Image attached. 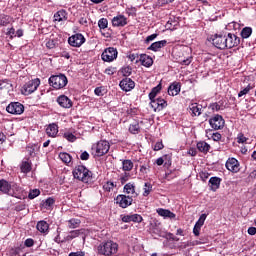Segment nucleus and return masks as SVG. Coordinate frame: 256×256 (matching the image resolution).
<instances>
[{
	"label": "nucleus",
	"instance_id": "de8ad7c7",
	"mask_svg": "<svg viewBox=\"0 0 256 256\" xmlns=\"http://www.w3.org/2000/svg\"><path fill=\"white\" fill-rule=\"evenodd\" d=\"M64 139H66L67 141H69L70 143H75V141H77V136H75L73 133L71 132H66L63 134Z\"/></svg>",
	"mask_w": 256,
	"mask_h": 256
},
{
	"label": "nucleus",
	"instance_id": "3c124183",
	"mask_svg": "<svg viewBox=\"0 0 256 256\" xmlns=\"http://www.w3.org/2000/svg\"><path fill=\"white\" fill-rule=\"evenodd\" d=\"M41 195V190L39 189H32L28 194V199H35Z\"/></svg>",
	"mask_w": 256,
	"mask_h": 256
},
{
	"label": "nucleus",
	"instance_id": "b1692460",
	"mask_svg": "<svg viewBox=\"0 0 256 256\" xmlns=\"http://www.w3.org/2000/svg\"><path fill=\"white\" fill-rule=\"evenodd\" d=\"M59 133V126L56 123L49 124L46 128V134L48 137H57Z\"/></svg>",
	"mask_w": 256,
	"mask_h": 256
},
{
	"label": "nucleus",
	"instance_id": "864d4df0",
	"mask_svg": "<svg viewBox=\"0 0 256 256\" xmlns=\"http://www.w3.org/2000/svg\"><path fill=\"white\" fill-rule=\"evenodd\" d=\"M114 188L115 184L111 181H108L103 185L104 191H107L108 193H110V191H113Z\"/></svg>",
	"mask_w": 256,
	"mask_h": 256
},
{
	"label": "nucleus",
	"instance_id": "0e129e2a",
	"mask_svg": "<svg viewBox=\"0 0 256 256\" xmlns=\"http://www.w3.org/2000/svg\"><path fill=\"white\" fill-rule=\"evenodd\" d=\"M164 147H165V145H163V141L156 142L154 147H153V150L154 151H161V149H163Z\"/></svg>",
	"mask_w": 256,
	"mask_h": 256
},
{
	"label": "nucleus",
	"instance_id": "4be33fe9",
	"mask_svg": "<svg viewBox=\"0 0 256 256\" xmlns=\"http://www.w3.org/2000/svg\"><path fill=\"white\" fill-rule=\"evenodd\" d=\"M141 63L143 67H151L153 65V58L147 54H141L139 60H136V63Z\"/></svg>",
	"mask_w": 256,
	"mask_h": 256
},
{
	"label": "nucleus",
	"instance_id": "6e6552de",
	"mask_svg": "<svg viewBox=\"0 0 256 256\" xmlns=\"http://www.w3.org/2000/svg\"><path fill=\"white\" fill-rule=\"evenodd\" d=\"M7 113H10V115H23L25 111V106L21 104V102H11L6 107Z\"/></svg>",
	"mask_w": 256,
	"mask_h": 256
},
{
	"label": "nucleus",
	"instance_id": "e2e57ef3",
	"mask_svg": "<svg viewBox=\"0 0 256 256\" xmlns=\"http://www.w3.org/2000/svg\"><path fill=\"white\" fill-rule=\"evenodd\" d=\"M201 227L202 226L195 223L194 228H193V234L195 235V237H199V235L201 233Z\"/></svg>",
	"mask_w": 256,
	"mask_h": 256
},
{
	"label": "nucleus",
	"instance_id": "bb28decb",
	"mask_svg": "<svg viewBox=\"0 0 256 256\" xmlns=\"http://www.w3.org/2000/svg\"><path fill=\"white\" fill-rule=\"evenodd\" d=\"M157 213L160 217H164V219H175L176 217L175 213L163 208L157 209Z\"/></svg>",
	"mask_w": 256,
	"mask_h": 256
},
{
	"label": "nucleus",
	"instance_id": "49530a36",
	"mask_svg": "<svg viewBox=\"0 0 256 256\" xmlns=\"http://www.w3.org/2000/svg\"><path fill=\"white\" fill-rule=\"evenodd\" d=\"M252 89H255V84H248L247 87H245L238 93V97H243V95H247Z\"/></svg>",
	"mask_w": 256,
	"mask_h": 256
},
{
	"label": "nucleus",
	"instance_id": "a211bd4d",
	"mask_svg": "<svg viewBox=\"0 0 256 256\" xmlns=\"http://www.w3.org/2000/svg\"><path fill=\"white\" fill-rule=\"evenodd\" d=\"M56 101L60 107H63V109H71V107H73V101L66 95L59 96Z\"/></svg>",
	"mask_w": 256,
	"mask_h": 256
},
{
	"label": "nucleus",
	"instance_id": "c9c22d12",
	"mask_svg": "<svg viewBox=\"0 0 256 256\" xmlns=\"http://www.w3.org/2000/svg\"><path fill=\"white\" fill-rule=\"evenodd\" d=\"M13 18L7 14H0V27H7Z\"/></svg>",
	"mask_w": 256,
	"mask_h": 256
},
{
	"label": "nucleus",
	"instance_id": "338daca9",
	"mask_svg": "<svg viewBox=\"0 0 256 256\" xmlns=\"http://www.w3.org/2000/svg\"><path fill=\"white\" fill-rule=\"evenodd\" d=\"M128 59H130V61H139L140 57L139 54L137 53H132L128 56Z\"/></svg>",
	"mask_w": 256,
	"mask_h": 256
},
{
	"label": "nucleus",
	"instance_id": "f03ea898",
	"mask_svg": "<svg viewBox=\"0 0 256 256\" xmlns=\"http://www.w3.org/2000/svg\"><path fill=\"white\" fill-rule=\"evenodd\" d=\"M73 177L82 183H89L91 181V176L93 173L87 169L84 165H78L73 170Z\"/></svg>",
	"mask_w": 256,
	"mask_h": 256
},
{
	"label": "nucleus",
	"instance_id": "f3484780",
	"mask_svg": "<svg viewBox=\"0 0 256 256\" xmlns=\"http://www.w3.org/2000/svg\"><path fill=\"white\" fill-rule=\"evenodd\" d=\"M123 223H141L143 221V216L139 214L121 215Z\"/></svg>",
	"mask_w": 256,
	"mask_h": 256
},
{
	"label": "nucleus",
	"instance_id": "79ce46f5",
	"mask_svg": "<svg viewBox=\"0 0 256 256\" xmlns=\"http://www.w3.org/2000/svg\"><path fill=\"white\" fill-rule=\"evenodd\" d=\"M133 161L131 160H123L122 161V169L123 171H132L133 170Z\"/></svg>",
	"mask_w": 256,
	"mask_h": 256
},
{
	"label": "nucleus",
	"instance_id": "052dcab7",
	"mask_svg": "<svg viewBox=\"0 0 256 256\" xmlns=\"http://www.w3.org/2000/svg\"><path fill=\"white\" fill-rule=\"evenodd\" d=\"M104 73L106 75H115V73H117V68L110 66L105 69Z\"/></svg>",
	"mask_w": 256,
	"mask_h": 256
},
{
	"label": "nucleus",
	"instance_id": "473e14b6",
	"mask_svg": "<svg viewBox=\"0 0 256 256\" xmlns=\"http://www.w3.org/2000/svg\"><path fill=\"white\" fill-rule=\"evenodd\" d=\"M54 205H55V198H53V197H49L46 200H43L41 203V206L47 210L53 209Z\"/></svg>",
	"mask_w": 256,
	"mask_h": 256
},
{
	"label": "nucleus",
	"instance_id": "9b49d317",
	"mask_svg": "<svg viewBox=\"0 0 256 256\" xmlns=\"http://www.w3.org/2000/svg\"><path fill=\"white\" fill-rule=\"evenodd\" d=\"M117 55H118L117 49L113 47H109L103 51L101 57H102V60L106 61V63H111V61H115V59H117Z\"/></svg>",
	"mask_w": 256,
	"mask_h": 256
},
{
	"label": "nucleus",
	"instance_id": "13d9d810",
	"mask_svg": "<svg viewBox=\"0 0 256 256\" xmlns=\"http://www.w3.org/2000/svg\"><path fill=\"white\" fill-rule=\"evenodd\" d=\"M210 175L211 174L207 171H201L199 173V177H200L201 181H203V182L207 181L209 179Z\"/></svg>",
	"mask_w": 256,
	"mask_h": 256
},
{
	"label": "nucleus",
	"instance_id": "6ab92c4d",
	"mask_svg": "<svg viewBox=\"0 0 256 256\" xmlns=\"http://www.w3.org/2000/svg\"><path fill=\"white\" fill-rule=\"evenodd\" d=\"M113 27H125L127 25V17L125 15H117L112 19Z\"/></svg>",
	"mask_w": 256,
	"mask_h": 256
},
{
	"label": "nucleus",
	"instance_id": "c756f323",
	"mask_svg": "<svg viewBox=\"0 0 256 256\" xmlns=\"http://www.w3.org/2000/svg\"><path fill=\"white\" fill-rule=\"evenodd\" d=\"M197 149L200 151V153H204V155H207L208 151L211 149V145H209L205 141H200L197 143Z\"/></svg>",
	"mask_w": 256,
	"mask_h": 256
},
{
	"label": "nucleus",
	"instance_id": "f8f14e48",
	"mask_svg": "<svg viewBox=\"0 0 256 256\" xmlns=\"http://www.w3.org/2000/svg\"><path fill=\"white\" fill-rule=\"evenodd\" d=\"M150 107L153 108L155 113H159V111H163L165 107H167V100L163 98H154L153 100H150Z\"/></svg>",
	"mask_w": 256,
	"mask_h": 256
},
{
	"label": "nucleus",
	"instance_id": "37998d69",
	"mask_svg": "<svg viewBox=\"0 0 256 256\" xmlns=\"http://www.w3.org/2000/svg\"><path fill=\"white\" fill-rule=\"evenodd\" d=\"M252 33H253V29L251 27H245L241 31V37L242 39H249Z\"/></svg>",
	"mask_w": 256,
	"mask_h": 256
},
{
	"label": "nucleus",
	"instance_id": "a878e982",
	"mask_svg": "<svg viewBox=\"0 0 256 256\" xmlns=\"http://www.w3.org/2000/svg\"><path fill=\"white\" fill-rule=\"evenodd\" d=\"M188 111L192 117H199V115H201V107H199V104L197 103L190 104Z\"/></svg>",
	"mask_w": 256,
	"mask_h": 256
},
{
	"label": "nucleus",
	"instance_id": "0eeeda50",
	"mask_svg": "<svg viewBox=\"0 0 256 256\" xmlns=\"http://www.w3.org/2000/svg\"><path fill=\"white\" fill-rule=\"evenodd\" d=\"M210 41L216 49H227V44H226V35L223 34H215L213 37L210 38Z\"/></svg>",
	"mask_w": 256,
	"mask_h": 256
},
{
	"label": "nucleus",
	"instance_id": "39448f33",
	"mask_svg": "<svg viewBox=\"0 0 256 256\" xmlns=\"http://www.w3.org/2000/svg\"><path fill=\"white\" fill-rule=\"evenodd\" d=\"M41 85V80L39 78L28 81L22 88L23 95H31L35 93V90Z\"/></svg>",
	"mask_w": 256,
	"mask_h": 256
},
{
	"label": "nucleus",
	"instance_id": "09e8293b",
	"mask_svg": "<svg viewBox=\"0 0 256 256\" xmlns=\"http://www.w3.org/2000/svg\"><path fill=\"white\" fill-rule=\"evenodd\" d=\"M177 177H179V173H177L175 170L165 173V179H167V181H172V179Z\"/></svg>",
	"mask_w": 256,
	"mask_h": 256
},
{
	"label": "nucleus",
	"instance_id": "8fccbe9b",
	"mask_svg": "<svg viewBox=\"0 0 256 256\" xmlns=\"http://www.w3.org/2000/svg\"><path fill=\"white\" fill-rule=\"evenodd\" d=\"M94 93L97 97H103V95L107 93V90L105 89V86H100L95 88Z\"/></svg>",
	"mask_w": 256,
	"mask_h": 256
},
{
	"label": "nucleus",
	"instance_id": "393cba45",
	"mask_svg": "<svg viewBox=\"0 0 256 256\" xmlns=\"http://www.w3.org/2000/svg\"><path fill=\"white\" fill-rule=\"evenodd\" d=\"M124 193H126L127 195H130L132 199L133 197H137L139 195L135 192V184L131 182L125 184Z\"/></svg>",
	"mask_w": 256,
	"mask_h": 256
},
{
	"label": "nucleus",
	"instance_id": "2eb2a0df",
	"mask_svg": "<svg viewBox=\"0 0 256 256\" xmlns=\"http://www.w3.org/2000/svg\"><path fill=\"white\" fill-rule=\"evenodd\" d=\"M149 233H151V235H157L158 237H162L163 229L161 228V224L159 221L154 220L150 223Z\"/></svg>",
	"mask_w": 256,
	"mask_h": 256
},
{
	"label": "nucleus",
	"instance_id": "a18cd8bd",
	"mask_svg": "<svg viewBox=\"0 0 256 256\" xmlns=\"http://www.w3.org/2000/svg\"><path fill=\"white\" fill-rule=\"evenodd\" d=\"M176 59L180 63V65H191V57L185 58L184 56H178V58L176 57Z\"/></svg>",
	"mask_w": 256,
	"mask_h": 256
},
{
	"label": "nucleus",
	"instance_id": "4d7b16f0",
	"mask_svg": "<svg viewBox=\"0 0 256 256\" xmlns=\"http://www.w3.org/2000/svg\"><path fill=\"white\" fill-rule=\"evenodd\" d=\"M247 141H248V138L245 137L244 133H239L238 134V136H237V143L243 144V143H247Z\"/></svg>",
	"mask_w": 256,
	"mask_h": 256
},
{
	"label": "nucleus",
	"instance_id": "f704fd0d",
	"mask_svg": "<svg viewBox=\"0 0 256 256\" xmlns=\"http://www.w3.org/2000/svg\"><path fill=\"white\" fill-rule=\"evenodd\" d=\"M31 169H32V163L29 162V160L27 161H22L21 165H20V171L21 173H31Z\"/></svg>",
	"mask_w": 256,
	"mask_h": 256
},
{
	"label": "nucleus",
	"instance_id": "7ed1b4c3",
	"mask_svg": "<svg viewBox=\"0 0 256 256\" xmlns=\"http://www.w3.org/2000/svg\"><path fill=\"white\" fill-rule=\"evenodd\" d=\"M91 149L96 157H103V155H107L109 153L111 144H109V141L100 140L93 144Z\"/></svg>",
	"mask_w": 256,
	"mask_h": 256
},
{
	"label": "nucleus",
	"instance_id": "dca6fc26",
	"mask_svg": "<svg viewBox=\"0 0 256 256\" xmlns=\"http://www.w3.org/2000/svg\"><path fill=\"white\" fill-rule=\"evenodd\" d=\"M122 91H131V89H135V82L131 78H124L119 83Z\"/></svg>",
	"mask_w": 256,
	"mask_h": 256
},
{
	"label": "nucleus",
	"instance_id": "9d476101",
	"mask_svg": "<svg viewBox=\"0 0 256 256\" xmlns=\"http://www.w3.org/2000/svg\"><path fill=\"white\" fill-rule=\"evenodd\" d=\"M85 41V36L81 33H76L68 38V44L70 47H81Z\"/></svg>",
	"mask_w": 256,
	"mask_h": 256
},
{
	"label": "nucleus",
	"instance_id": "4c0bfd02",
	"mask_svg": "<svg viewBox=\"0 0 256 256\" xmlns=\"http://www.w3.org/2000/svg\"><path fill=\"white\" fill-rule=\"evenodd\" d=\"M161 89H162L161 83H159L157 86L152 88L151 92L148 95L150 101L155 99V97H157V95H159V93H161Z\"/></svg>",
	"mask_w": 256,
	"mask_h": 256
},
{
	"label": "nucleus",
	"instance_id": "c03bdc74",
	"mask_svg": "<svg viewBox=\"0 0 256 256\" xmlns=\"http://www.w3.org/2000/svg\"><path fill=\"white\" fill-rule=\"evenodd\" d=\"M46 47L47 49H55V47H59V41L55 38H50L47 42H46Z\"/></svg>",
	"mask_w": 256,
	"mask_h": 256
},
{
	"label": "nucleus",
	"instance_id": "1a4fd4ad",
	"mask_svg": "<svg viewBox=\"0 0 256 256\" xmlns=\"http://www.w3.org/2000/svg\"><path fill=\"white\" fill-rule=\"evenodd\" d=\"M209 125L214 129V131H219V129H223L225 127V119H223V116L216 114L209 119Z\"/></svg>",
	"mask_w": 256,
	"mask_h": 256
},
{
	"label": "nucleus",
	"instance_id": "5fc2aeb1",
	"mask_svg": "<svg viewBox=\"0 0 256 256\" xmlns=\"http://www.w3.org/2000/svg\"><path fill=\"white\" fill-rule=\"evenodd\" d=\"M11 87V81L8 79L0 80V89H9Z\"/></svg>",
	"mask_w": 256,
	"mask_h": 256
},
{
	"label": "nucleus",
	"instance_id": "774afa93",
	"mask_svg": "<svg viewBox=\"0 0 256 256\" xmlns=\"http://www.w3.org/2000/svg\"><path fill=\"white\" fill-rule=\"evenodd\" d=\"M69 256H85V252L83 251L71 252Z\"/></svg>",
	"mask_w": 256,
	"mask_h": 256
},
{
	"label": "nucleus",
	"instance_id": "412c9836",
	"mask_svg": "<svg viewBox=\"0 0 256 256\" xmlns=\"http://www.w3.org/2000/svg\"><path fill=\"white\" fill-rule=\"evenodd\" d=\"M179 93H181V83L173 82L170 84L168 87V95L175 97V95H179Z\"/></svg>",
	"mask_w": 256,
	"mask_h": 256
},
{
	"label": "nucleus",
	"instance_id": "680f3d73",
	"mask_svg": "<svg viewBox=\"0 0 256 256\" xmlns=\"http://www.w3.org/2000/svg\"><path fill=\"white\" fill-rule=\"evenodd\" d=\"M205 219H207V214H202L196 222V225H200V227H203V225H205Z\"/></svg>",
	"mask_w": 256,
	"mask_h": 256
},
{
	"label": "nucleus",
	"instance_id": "c85d7f7f",
	"mask_svg": "<svg viewBox=\"0 0 256 256\" xmlns=\"http://www.w3.org/2000/svg\"><path fill=\"white\" fill-rule=\"evenodd\" d=\"M36 229L40 233H49V223L45 220H41L37 223Z\"/></svg>",
	"mask_w": 256,
	"mask_h": 256
},
{
	"label": "nucleus",
	"instance_id": "58836bf2",
	"mask_svg": "<svg viewBox=\"0 0 256 256\" xmlns=\"http://www.w3.org/2000/svg\"><path fill=\"white\" fill-rule=\"evenodd\" d=\"M81 225V220L77 218H71L68 220V228L69 229H77Z\"/></svg>",
	"mask_w": 256,
	"mask_h": 256
},
{
	"label": "nucleus",
	"instance_id": "cd10ccee",
	"mask_svg": "<svg viewBox=\"0 0 256 256\" xmlns=\"http://www.w3.org/2000/svg\"><path fill=\"white\" fill-rule=\"evenodd\" d=\"M11 191V184L5 180H0V192L9 195V192Z\"/></svg>",
	"mask_w": 256,
	"mask_h": 256
},
{
	"label": "nucleus",
	"instance_id": "72a5a7b5",
	"mask_svg": "<svg viewBox=\"0 0 256 256\" xmlns=\"http://www.w3.org/2000/svg\"><path fill=\"white\" fill-rule=\"evenodd\" d=\"M84 230L78 229V230H72L69 232V235L66 237V241H73V239H77L79 235H83Z\"/></svg>",
	"mask_w": 256,
	"mask_h": 256
},
{
	"label": "nucleus",
	"instance_id": "603ef678",
	"mask_svg": "<svg viewBox=\"0 0 256 256\" xmlns=\"http://www.w3.org/2000/svg\"><path fill=\"white\" fill-rule=\"evenodd\" d=\"M108 25H109V21L107 20V18H101L98 21L99 29H107Z\"/></svg>",
	"mask_w": 256,
	"mask_h": 256
},
{
	"label": "nucleus",
	"instance_id": "a19ab883",
	"mask_svg": "<svg viewBox=\"0 0 256 256\" xmlns=\"http://www.w3.org/2000/svg\"><path fill=\"white\" fill-rule=\"evenodd\" d=\"M144 192H143V197H149L151 194V191H153V184L150 182H146L144 184Z\"/></svg>",
	"mask_w": 256,
	"mask_h": 256
},
{
	"label": "nucleus",
	"instance_id": "e433bc0d",
	"mask_svg": "<svg viewBox=\"0 0 256 256\" xmlns=\"http://www.w3.org/2000/svg\"><path fill=\"white\" fill-rule=\"evenodd\" d=\"M129 132L132 135H139V133H141V126H139V122L138 121H135L134 123L130 124Z\"/></svg>",
	"mask_w": 256,
	"mask_h": 256
},
{
	"label": "nucleus",
	"instance_id": "5701e85b",
	"mask_svg": "<svg viewBox=\"0 0 256 256\" xmlns=\"http://www.w3.org/2000/svg\"><path fill=\"white\" fill-rule=\"evenodd\" d=\"M222 179L220 177L214 176L209 179L210 191H217L221 187Z\"/></svg>",
	"mask_w": 256,
	"mask_h": 256
},
{
	"label": "nucleus",
	"instance_id": "423d86ee",
	"mask_svg": "<svg viewBox=\"0 0 256 256\" xmlns=\"http://www.w3.org/2000/svg\"><path fill=\"white\" fill-rule=\"evenodd\" d=\"M115 203L116 205H119L121 209H127V207H131L133 205V198L130 195H125V194H119L115 198Z\"/></svg>",
	"mask_w": 256,
	"mask_h": 256
},
{
	"label": "nucleus",
	"instance_id": "aec40b11",
	"mask_svg": "<svg viewBox=\"0 0 256 256\" xmlns=\"http://www.w3.org/2000/svg\"><path fill=\"white\" fill-rule=\"evenodd\" d=\"M163 47H167V40H161V41L152 43L148 47V51H154V53H157V51H161Z\"/></svg>",
	"mask_w": 256,
	"mask_h": 256
},
{
	"label": "nucleus",
	"instance_id": "ea45409f",
	"mask_svg": "<svg viewBox=\"0 0 256 256\" xmlns=\"http://www.w3.org/2000/svg\"><path fill=\"white\" fill-rule=\"evenodd\" d=\"M59 158L61 159V161H63V163H65L66 165H69V163H71V160L73 159L71 157V154L66 153V152H61L59 154Z\"/></svg>",
	"mask_w": 256,
	"mask_h": 256
},
{
	"label": "nucleus",
	"instance_id": "4468645a",
	"mask_svg": "<svg viewBox=\"0 0 256 256\" xmlns=\"http://www.w3.org/2000/svg\"><path fill=\"white\" fill-rule=\"evenodd\" d=\"M226 169L231 171V173H239V171H241L239 160L235 158H229L226 161Z\"/></svg>",
	"mask_w": 256,
	"mask_h": 256
},
{
	"label": "nucleus",
	"instance_id": "6e6d98bb",
	"mask_svg": "<svg viewBox=\"0 0 256 256\" xmlns=\"http://www.w3.org/2000/svg\"><path fill=\"white\" fill-rule=\"evenodd\" d=\"M126 13L128 14V17H137V8L135 7L126 8Z\"/></svg>",
	"mask_w": 256,
	"mask_h": 256
},
{
	"label": "nucleus",
	"instance_id": "2f4dec72",
	"mask_svg": "<svg viewBox=\"0 0 256 256\" xmlns=\"http://www.w3.org/2000/svg\"><path fill=\"white\" fill-rule=\"evenodd\" d=\"M54 21H58V23H61V21H67V11L60 10L54 14Z\"/></svg>",
	"mask_w": 256,
	"mask_h": 256
},
{
	"label": "nucleus",
	"instance_id": "20e7f679",
	"mask_svg": "<svg viewBox=\"0 0 256 256\" xmlns=\"http://www.w3.org/2000/svg\"><path fill=\"white\" fill-rule=\"evenodd\" d=\"M48 83L50 87H53V89H64V87H67L69 80L67 79V76H65V74H59L52 75L48 79Z\"/></svg>",
	"mask_w": 256,
	"mask_h": 256
},
{
	"label": "nucleus",
	"instance_id": "ddd939ff",
	"mask_svg": "<svg viewBox=\"0 0 256 256\" xmlns=\"http://www.w3.org/2000/svg\"><path fill=\"white\" fill-rule=\"evenodd\" d=\"M241 43V38L233 33H228L226 35V49H233V47H237Z\"/></svg>",
	"mask_w": 256,
	"mask_h": 256
},
{
	"label": "nucleus",
	"instance_id": "7c9ffc66",
	"mask_svg": "<svg viewBox=\"0 0 256 256\" xmlns=\"http://www.w3.org/2000/svg\"><path fill=\"white\" fill-rule=\"evenodd\" d=\"M40 147L38 144H28L26 146V151L30 157H35L37 155V151H39Z\"/></svg>",
	"mask_w": 256,
	"mask_h": 256
},
{
	"label": "nucleus",
	"instance_id": "69168bd1",
	"mask_svg": "<svg viewBox=\"0 0 256 256\" xmlns=\"http://www.w3.org/2000/svg\"><path fill=\"white\" fill-rule=\"evenodd\" d=\"M24 245L25 247H33V245H35V240H33L32 238H27L24 241Z\"/></svg>",
	"mask_w": 256,
	"mask_h": 256
},
{
	"label": "nucleus",
	"instance_id": "f257e3e1",
	"mask_svg": "<svg viewBox=\"0 0 256 256\" xmlns=\"http://www.w3.org/2000/svg\"><path fill=\"white\" fill-rule=\"evenodd\" d=\"M117 251H119V244H117V242H114L113 240L102 242L97 246L98 255H104V256L117 255Z\"/></svg>",
	"mask_w": 256,
	"mask_h": 256
},
{
	"label": "nucleus",
	"instance_id": "bf43d9fd",
	"mask_svg": "<svg viewBox=\"0 0 256 256\" xmlns=\"http://www.w3.org/2000/svg\"><path fill=\"white\" fill-rule=\"evenodd\" d=\"M131 73H133V69L130 66L122 68V74L124 75V77H129Z\"/></svg>",
	"mask_w": 256,
	"mask_h": 256
}]
</instances>
